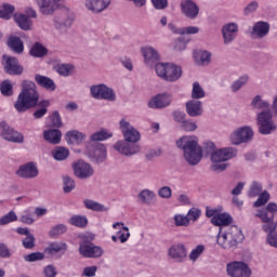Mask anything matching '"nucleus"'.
Listing matches in <instances>:
<instances>
[{"label":"nucleus","instance_id":"nucleus-1","mask_svg":"<svg viewBox=\"0 0 277 277\" xmlns=\"http://www.w3.org/2000/svg\"><path fill=\"white\" fill-rule=\"evenodd\" d=\"M40 101V93H38V90L36 89V83L25 80L22 83V91L19 92L17 100L14 104V108L18 114H25V111H29V109H34L35 107H38V105L41 107L34 113V118L36 120H40V118H44L47 116V107H49L50 102L47 100Z\"/></svg>","mask_w":277,"mask_h":277},{"label":"nucleus","instance_id":"nucleus-2","mask_svg":"<svg viewBox=\"0 0 277 277\" xmlns=\"http://www.w3.org/2000/svg\"><path fill=\"white\" fill-rule=\"evenodd\" d=\"M120 129L126 142L118 141L114 146L115 150H118L121 155H126V157H131L140 153V146L135 144V142H140V132L124 119L120 121Z\"/></svg>","mask_w":277,"mask_h":277},{"label":"nucleus","instance_id":"nucleus-3","mask_svg":"<svg viewBox=\"0 0 277 277\" xmlns=\"http://www.w3.org/2000/svg\"><path fill=\"white\" fill-rule=\"evenodd\" d=\"M177 148H182L184 158L189 166H198L202 160V147L198 145L196 136H183L176 142Z\"/></svg>","mask_w":277,"mask_h":277},{"label":"nucleus","instance_id":"nucleus-4","mask_svg":"<svg viewBox=\"0 0 277 277\" xmlns=\"http://www.w3.org/2000/svg\"><path fill=\"white\" fill-rule=\"evenodd\" d=\"M216 241L221 248H233V246H237V243L243 241V234L241 233V229L235 225L230 226L226 230L221 228Z\"/></svg>","mask_w":277,"mask_h":277},{"label":"nucleus","instance_id":"nucleus-5","mask_svg":"<svg viewBox=\"0 0 277 277\" xmlns=\"http://www.w3.org/2000/svg\"><path fill=\"white\" fill-rule=\"evenodd\" d=\"M236 156L237 150L233 147H225L213 151L211 155V161L214 164L211 167V170H213V172H224V170H226L227 168L225 161H228Z\"/></svg>","mask_w":277,"mask_h":277},{"label":"nucleus","instance_id":"nucleus-6","mask_svg":"<svg viewBox=\"0 0 277 277\" xmlns=\"http://www.w3.org/2000/svg\"><path fill=\"white\" fill-rule=\"evenodd\" d=\"M256 216L260 217L264 223L263 225L264 233H272V230H276L277 205L275 202H271L267 205L266 209L258 211Z\"/></svg>","mask_w":277,"mask_h":277},{"label":"nucleus","instance_id":"nucleus-7","mask_svg":"<svg viewBox=\"0 0 277 277\" xmlns=\"http://www.w3.org/2000/svg\"><path fill=\"white\" fill-rule=\"evenodd\" d=\"M156 75L164 81H179V79H181V75H183V70L174 64L158 63L156 64Z\"/></svg>","mask_w":277,"mask_h":277},{"label":"nucleus","instance_id":"nucleus-8","mask_svg":"<svg viewBox=\"0 0 277 277\" xmlns=\"http://www.w3.org/2000/svg\"><path fill=\"white\" fill-rule=\"evenodd\" d=\"M256 120L259 126V132L262 135H271V133H274V131H276L277 129V126L274 122L272 116V111L269 110L258 114Z\"/></svg>","mask_w":277,"mask_h":277},{"label":"nucleus","instance_id":"nucleus-9","mask_svg":"<svg viewBox=\"0 0 277 277\" xmlns=\"http://www.w3.org/2000/svg\"><path fill=\"white\" fill-rule=\"evenodd\" d=\"M227 275L230 277H250L252 271L245 262L234 261L226 265Z\"/></svg>","mask_w":277,"mask_h":277},{"label":"nucleus","instance_id":"nucleus-10","mask_svg":"<svg viewBox=\"0 0 277 277\" xmlns=\"http://www.w3.org/2000/svg\"><path fill=\"white\" fill-rule=\"evenodd\" d=\"M79 252L84 259H98L103 256V249L88 240L80 242Z\"/></svg>","mask_w":277,"mask_h":277},{"label":"nucleus","instance_id":"nucleus-11","mask_svg":"<svg viewBox=\"0 0 277 277\" xmlns=\"http://www.w3.org/2000/svg\"><path fill=\"white\" fill-rule=\"evenodd\" d=\"M0 135L6 142H13L15 144H23V134L14 131L5 121L0 122Z\"/></svg>","mask_w":277,"mask_h":277},{"label":"nucleus","instance_id":"nucleus-12","mask_svg":"<svg viewBox=\"0 0 277 277\" xmlns=\"http://www.w3.org/2000/svg\"><path fill=\"white\" fill-rule=\"evenodd\" d=\"M91 94L93 98L103 101H116V93L105 84L91 87Z\"/></svg>","mask_w":277,"mask_h":277},{"label":"nucleus","instance_id":"nucleus-13","mask_svg":"<svg viewBox=\"0 0 277 277\" xmlns=\"http://www.w3.org/2000/svg\"><path fill=\"white\" fill-rule=\"evenodd\" d=\"M252 137H254V132L251 130V128L242 127V128L238 129L237 131H235L230 135V142H232V144L237 146L239 144L250 142V140H252Z\"/></svg>","mask_w":277,"mask_h":277},{"label":"nucleus","instance_id":"nucleus-14","mask_svg":"<svg viewBox=\"0 0 277 277\" xmlns=\"http://www.w3.org/2000/svg\"><path fill=\"white\" fill-rule=\"evenodd\" d=\"M181 12L186 18L194 21L200 14V6L193 0H183L180 4Z\"/></svg>","mask_w":277,"mask_h":277},{"label":"nucleus","instance_id":"nucleus-15","mask_svg":"<svg viewBox=\"0 0 277 277\" xmlns=\"http://www.w3.org/2000/svg\"><path fill=\"white\" fill-rule=\"evenodd\" d=\"M168 256L175 263H184L187 259V248L183 243H174L168 250Z\"/></svg>","mask_w":277,"mask_h":277},{"label":"nucleus","instance_id":"nucleus-16","mask_svg":"<svg viewBox=\"0 0 277 277\" xmlns=\"http://www.w3.org/2000/svg\"><path fill=\"white\" fill-rule=\"evenodd\" d=\"M111 5V0H85L84 8L92 14H101Z\"/></svg>","mask_w":277,"mask_h":277},{"label":"nucleus","instance_id":"nucleus-17","mask_svg":"<svg viewBox=\"0 0 277 277\" xmlns=\"http://www.w3.org/2000/svg\"><path fill=\"white\" fill-rule=\"evenodd\" d=\"M2 60L6 75H23V66L18 64V58L3 55Z\"/></svg>","mask_w":277,"mask_h":277},{"label":"nucleus","instance_id":"nucleus-18","mask_svg":"<svg viewBox=\"0 0 277 277\" xmlns=\"http://www.w3.org/2000/svg\"><path fill=\"white\" fill-rule=\"evenodd\" d=\"M74 172L78 179H90V176L94 174V169L90 163L78 160V162L74 164Z\"/></svg>","mask_w":277,"mask_h":277},{"label":"nucleus","instance_id":"nucleus-19","mask_svg":"<svg viewBox=\"0 0 277 277\" xmlns=\"http://www.w3.org/2000/svg\"><path fill=\"white\" fill-rule=\"evenodd\" d=\"M60 1L62 0H37L39 12L44 16H51L60 8Z\"/></svg>","mask_w":277,"mask_h":277},{"label":"nucleus","instance_id":"nucleus-20","mask_svg":"<svg viewBox=\"0 0 277 277\" xmlns=\"http://www.w3.org/2000/svg\"><path fill=\"white\" fill-rule=\"evenodd\" d=\"M170 103H172V97H170L168 93H163L151 98L148 103V107L151 109H161L163 107H168Z\"/></svg>","mask_w":277,"mask_h":277},{"label":"nucleus","instance_id":"nucleus-21","mask_svg":"<svg viewBox=\"0 0 277 277\" xmlns=\"http://www.w3.org/2000/svg\"><path fill=\"white\" fill-rule=\"evenodd\" d=\"M16 174L22 179H36V176H38V168L34 162H27L19 167Z\"/></svg>","mask_w":277,"mask_h":277},{"label":"nucleus","instance_id":"nucleus-22","mask_svg":"<svg viewBox=\"0 0 277 277\" xmlns=\"http://www.w3.org/2000/svg\"><path fill=\"white\" fill-rule=\"evenodd\" d=\"M239 31V27L235 23L227 24L223 27L222 34L225 44H230L236 38Z\"/></svg>","mask_w":277,"mask_h":277},{"label":"nucleus","instance_id":"nucleus-23","mask_svg":"<svg viewBox=\"0 0 277 277\" xmlns=\"http://www.w3.org/2000/svg\"><path fill=\"white\" fill-rule=\"evenodd\" d=\"M66 250H68V245L66 242L54 241L44 249V252L45 254H51V256H53L55 254H66Z\"/></svg>","mask_w":277,"mask_h":277},{"label":"nucleus","instance_id":"nucleus-24","mask_svg":"<svg viewBox=\"0 0 277 277\" xmlns=\"http://www.w3.org/2000/svg\"><path fill=\"white\" fill-rule=\"evenodd\" d=\"M186 111L190 118L202 116V102L192 100L186 103Z\"/></svg>","mask_w":277,"mask_h":277},{"label":"nucleus","instance_id":"nucleus-25","mask_svg":"<svg viewBox=\"0 0 277 277\" xmlns=\"http://www.w3.org/2000/svg\"><path fill=\"white\" fill-rule=\"evenodd\" d=\"M251 34L252 36H254V38H265V36L269 34V23L256 22L253 25V29Z\"/></svg>","mask_w":277,"mask_h":277},{"label":"nucleus","instance_id":"nucleus-26","mask_svg":"<svg viewBox=\"0 0 277 277\" xmlns=\"http://www.w3.org/2000/svg\"><path fill=\"white\" fill-rule=\"evenodd\" d=\"M43 138L50 144H60L62 142V131L57 129L43 131Z\"/></svg>","mask_w":277,"mask_h":277},{"label":"nucleus","instance_id":"nucleus-27","mask_svg":"<svg viewBox=\"0 0 277 277\" xmlns=\"http://www.w3.org/2000/svg\"><path fill=\"white\" fill-rule=\"evenodd\" d=\"M211 222L214 226H230L233 224V216L228 213H219L211 219Z\"/></svg>","mask_w":277,"mask_h":277},{"label":"nucleus","instance_id":"nucleus-28","mask_svg":"<svg viewBox=\"0 0 277 277\" xmlns=\"http://www.w3.org/2000/svg\"><path fill=\"white\" fill-rule=\"evenodd\" d=\"M36 82L38 83V85H40L41 88H44L45 90H49L50 92H55V82L53 81V79L47 77V76H42V75H37L36 76Z\"/></svg>","mask_w":277,"mask_h":277},{"label":"nucleus","instance_id":"nucleus-29","mask_svg":"<svg viewBox=\"0 0 277 277\" xmlns=\"http://www.w3.org/2000/svg\"><path fill=\"white\" fill-rule=\"evenodd\" d=\"M171 31H173V34H180L181 36H192L194 34H198V31H200V28L196 27V26H187V27H183V28H177L176 26L170 24L169 25Z\"/></svg>","mask_w":277,"mask_h":277},{"label":"nucleus","instance_id":"nucleus-30","mask_svg":"<svg viewBox=\"0 0 277 277\" xmlns=\"http://www.w3.org/2000/svg\"><path fill=\"white\" fill-rule=\"evenodd\" d=\"M194 57L197 64H200L201 66H207L211 62V52L199 50L194 53Z\"/></svg>","mask_w":277,"mask_h":277},{"label":"nucleus","instance_id":"nucleus-31","mask_svg":"<svg viewBox=\"0 0 277 277\" xmlns=\"http://www.w3.org/2000/svg\"><path fill=\"white\" fill-rule=\"evenodd\" d=\"M67 144H81L83 140H85V135L83 133L72 130L67 132L66 134Z\"/></svg>","mask_w":277,"mask_h":277},{"label":"nucleus","instance_id":"nucleus-32","mask_svg":"<svg viewBox=\"0 0 277 277\" xmlns=\"http://www.w3.org/2000/svg\"><path fill=\"white\" fill-rule=\"evenodd\" d=\"M15 23H17L18 27L24 29V31L31 29V19L25 14H15Z\"/></svg>","mask_w":277,"mask_h":277},{"label":"nucleus","instance_id":"nucleus-33","mask_svg":"<svg viewBox=\"0 0 277 277\" xmlns=\"http://www.w3.org/2000/svg\"><path fill=\"white\" fill-rule=\"evenodd\" d=\"M142 53L146 64L149 62H159V53L153 48H143Z\"/></svg>","mask_w":277,"mask_h":277},{"label":"nucleus","instance_id":"nucleus-34","mask_svg":"<svg viewBox=\"0 0 277 277\" xmlns=\"http://www.w3.org/2000/svg\"><path fill=\"white\" fill-rule=\"evenodd\" d=\"M83 205L85 209H89L90 211H97L100 213L107 211V208L103 206V203L96 202L92 199H85Z\"/></svg>","mask_w":277,"mask_h":277},{"label":"nucleus","instance_id":"nucleus-35","mask_svg":"<svg viewBox=\"0 0 277 277\" xmlns=\"http://www.w3.org/2000/svg\"><path fill=\"white\" fill-rule=\"evenodd\" d=\"M94 159L97 163H103L107 159V148L103 144H98L94 149Z\"/></svg>","mask_w":277,"mask_h":277},{"label":"nucleus","instance_id":"nucleus-36","mask_svg":"<svg viewBox=\"0 0 277 277\" xmlns=\"http://www.w3.org/2000/svg\"><path fill=\"white\" fill-rule=\"evenodd\" d=\"M9 47L15 53H23V51H25V45L23 44V41L18 37H11L9 39Z\"/></svg>","mask_w":277,"mask_h":277},{"label":"nucleus","instance_id":"nucleus-37","mask_svg":"<svg viewBox=\"0 0 277 277\" xmlns=\"http://www.w3.org/2000/svg\"><path fill=\"white\" fill-rule=\"evenodd\" d=\"M68 223L77 228H85V226H88V217L83 215H72Z\"/></svg>","mask_w":277,"mask_h":277},{"label":"nucleus","instance_id":"nucleus-38","mask_svg":"<svg viewBox=\"0 0 277 277\" xmlns=\"http://www.w3.org/2000/svg\"><path fill=\"white\" fill-rule=\"evenodd\" d=\"M48 50L40 42H36L30 49V55L32 57H44L47 55Z\"/></svg>","mask_w":277,"mask_h":277},{"label":"nucleus","instance_id":"nucleus-39","mask_svg":"<svg viewBox=\"0 0 277 277\" xmlns=\"http://www.w3.org/2000/svg\"><path fill=\"white\" fill-rule=\"evenodd\" d=\"M113 135L114 134L111 132L102 130L91 135V142H105V140H109V137H113Z\"/></svg>","mask_w":277,"mask_h":277},{"label":"nucleus","instance_id":"nucleus-40","mask_svg":"<svg viewBox=\"0 0 277 277\" xmlns=\"http://www.w3.org/2000/svg\"><path fill=\"white\" fill-rule=\"evenodd\" d=\"M14 5L12 4H3L0 8V18H4V21H10L12 18V14H14Z\"/></svg>","mask_w":277,"mask_h":277},{"label":"nucleus","instance_id":"nucleus-41","mask_svg":"<svg viewBox=\"0 0 277 277\" xmlns=\"http://www.w3.org/2000/svg\"><path fill=\"white\" fill-rule=\"evenodd\" d=\"M138 200L145 205H150L155 200V193L149 189H144L138 194Z\"/></svg>","mask_w":277,"mask_h":277},{"label":"nucleus","instance_id":"nucleus-42","mask_svg":"<svg viewBox=\"0 0 277 277\" xmlns=\"http://www.w3.org/2000/svg\"><path fill=\"white\" fill-rule=\"evenodd\" d=\"M52 155L56 161H64L70 155V151L64 147H56Z\"/></svg>","mask_w":277,"mask_h":277},{"label":"nucleus","instance_id":"nucleus-43","mask_svg":"<svg viewBox=\"0 0 277 277\" xmlns=\"http://www.w3.org/2000/svg\"><path fill=\"white\" fill-rule=\"evenodd\" d=\"M206 247L205 245H198L195 249H193L188 255L189 261H193V263H196L198 259L202 255V252H205Z\"/></svg>","mask_w":277,"mask_h":277},{"label":"nucleus","instance_id":"nucleus-44","mask_svg":"<svg viewBox=\"0 0 277 277\" xmlns=\"http://www.w3.org/2000/svg\"><path fill=\"white\" fill-rule=\"evenodd\" d=\"M18 216L16 215V212L10 211L5 215L0 217V226H5L6 224H12V222H17Z\"/></svg>","mask_w":277,"mask_h":277},{"label":"nucleus","instance_id":"nucleus-45","mask_svg":"<svg viewBox=\"0 0 277 277\" xmlns=\"http://www.w3.org/2000/svg\"><path fill=\"white\" fill-rule=\"evenodd\" d=\"M0 92L2 96H12L14 94V89L12 87V83H10L9 80H4L0 84Z\"/></svg>","mask_w":277,"mask_h":277},{"label":"nucleus","instance_id":"nucleus-46","mask_svg":"<svg viewBox=\"0 0 277 277\" xmlns=\"http://www.w3.org/2000/svg\"><path fill=\"white\" fill-rule=\"evenodd\" d=\"M261 192H263V186L259 182H253L248 196L249 198H256V196H261Z\"/></svg>","mask_w":277,"mask_h":277},{"label":"nucleus","instance_id":"nucleus-47","mask_svg":"<svg viewBox=\"0 0 277 277\" xmlns=\"http://www.w3.org/2000/svg\"><path fill=\"white\" fill-rule=\"evenodd\" d=\"M66 230H68V227H66V225L58 224L51 228V230L49 232V235L50 237H60V235H64Z\"/></svg>","mask_w":277,"mask_h":277},{"label":"nucleus","instance_id":"nucleus-48","mask_svg":"<svg viewBox=\"0 0 277 277\" xmlns=\"http://www.w3.org/2000/svg\"><path fill=\"white\" fill-rule=\"evenodd\" d=\"M200 215H202V211L198 208H190L186 214V217H188V222H197V220H200Z\"/></svg>","mask_w":277,"mask_h":277},{"label":"nucleus","instance_id":"nucleus-49","mask_svg":"<svg viewBox=\"0 0 277 277\" xmlns=\"http://www.w3.org/2000/svg\"><path fill=\"white\" fill-rule=\"evenodd\" d=\"M251 105L254 107V109H267V107H269V103L261 100L260 95H256L252 100Z\"/></svg>","mask_w":277,"mask_h":277},{"label":"nucleus","instance_id":"nucleus-50","mask_svg":"<svg viewBox=\"0 0 277 277\" xmlns=\"http://www.w3.org/2000/svg\"><path fill=\"white\" fill-rule=\"evenodd\" d=\"M193 98H205V90L200 87V83L194 82L193 83V91H192Z\"/></svg>","mask_w":277,"mask_h":277},{"label":"nucleus","instance_id":"nucleus-51","mask_svg":"<svg viewBox=\"0 0 277 277\" xmlns=\"http://www.w3.org/2000/svg\"><path fill=\"white\" fill-rule=\"evenodd\" d=\"M63 189L65 194H70L72 189H75V180H72L70 176H64L63 177Z\"/></svg>","mask_w":277,"mask_h":277},{"label":"nucleus","instance_id":"nucleus-52","mask_svg":"<svg viewBox=\"0 0 277 277\" xmlns=\"http://www.w3.org/2000/svg\"><path fill=\"white\" fill-rule=\"evenodd\" d=\"M23 247L26 250H34L36 248V237L32 234L26 236L23 240Z\"/></svg>","mask_w":277,"mask_h":277},{"label":"nucleus","instance_id":"nucleus-53","mask_svg":"<svg viewBox=\"0 0 277 277\" xmlns=\"http://www.w3.org/2000/svg\"><path fill=\"white\" fill-rule=\"evenodd\" d=\"M24 260L28 263H35V261L44 260V253L42 252H32L24 256Z\"/></svg>","mask_w":277,"mask_h":277},{"label":"nucleus","instance_id":"nucleus-54","mask_svg":"<svg viewBox=\"0 0 277 277\" xmlns=\"http://www.w3.org/2000/svg\"><path fill=\"white\" fill-rule=\"evenodd\" d=\"M174 224L175 226H189V219L187 217V215L175 214Z\"/></svg>","mask_w":277,"mask_h":277},{"label":"nucleus","instance_id":"nucleus-55","mask_svg":"<svg viewBox=\"0 0 277 277\" xmlns=\"http://www.w3.org/2000/svg\"><path fill=\"white\" fill-rule=\"evenodd\" d=\"M246 83H248V76L240 77L238 80H236L232 84L233 92H237L238 90H241V88H243V85H246Z\"/></svg>","mask_w":277,"mask_h":277},{"label":"nucleus","instance_id":"nucleus-56","mask_svg":"<svg viewBox=\"0 0 277 277\" xmlns=\"http://www.w3.org/2000/svg\"><path fill=\"white\" fill-rule=\"evenodd\" d=\"M268 201H269V193L264 192L259 195V198L253 203V207H263V205H267Z\"/></svg>","mask_w":277,"mask_h":277},{"label":"nucleus","instance_id":"nucleus-57","mask_svg":"<svg viewBox=\"0 0 277 277\" xmlns=\"http://www.w3.org/2000/svg\"><path fill=\"white\" fill-rule=\"evenodd\" d=\"M58 75L63 77H68L72 72V65L70 64H63L57 67Z\"/></svg>","mask_w":277,"mask_h":277},{"label":"nucleus","instance_id":"nucleus-58","mask_svg":"<svg viewBox=\"0 0 277 277\" xmlns=\"http://www.w3.org/2000/svg\"><path fill=\"white\" fill-rule=\"evenodd\" d=\"M19 222H22L23 224L31 225L36 222V220L31 215V212H29V210H26L24 214L21 215Z\"/></svg>","mask_w":277,"mask_h":277},{"label":"nucleus","instance_id":"nucleus-59","mask_svg":"<svg viewBox=\"0 0 277 277\" xmlns=\"http://www.w3.org/2000/svg\"><path fill=\"white\" fill-rule=\"evenodd\" d=\"M266 233H268L267 243L273 248H277V233L275 230L266 232Z\"/></svg>","mask_w":277,"mask_h":277},{"label":"nucleus","instance_id":"nucleus-60","mask_svg":"<svg viewBox=\"0 0 277 277\" xmlns=\"http://www.w3.org/2000/svg\"><path fill=\"white\" fill-rule=\"evenodd\" d=\"M155 10H166L168 8V0H151Z\"/></svg>","mask_w":277,"mask_h":277},{"label":"nucleus","instance_id":"nucleus-61","mask_svg":"<svg viewBox=\"0 0 277 277\" xmlns=\"http://www.w3.org/2000/svg\"><path fill=\"white\" fill-rule=\"evenodd\" d=\"M52 126L60 128L62 127V117L60 116L58 111H54L51 116Z\"/></svg>","mask_w":277,"mask_h":277},{"label":"nucleus","instance_id":"nucleus-62","mask_svg":"<svg viewBox=\"0 0 277 277\" xmlns=\"http://www.w3.org/2000/svg\"><path fill=\"white\" fill-rule=\"evenodd\" d=\"M158 195L160 198H171L172 197V188L168 186H163L159 189Z\"/></svg>","mask_w":277,"mask_h":277},{"label":"nucleus","instance_id":"nucleus-63","mask_svg":"<svg viewBox=\"0 0 277 277\" xmlns=\"http://www.w3.org/2000/svg\"><path fill=\"white\" fill-rule=\"evenodd\" d=\"M182 129H184V131H196V129H198V126H196V122L185 120L182 123Z\"/></svg>","mask_w":277,"mask_h":277},{"label":"nucleus","instance_id":"nucleus-64","mask_svg":"<svg viewBox=\"0 0 277 277\" xmlns=\"http://www.w3.org/2000/svg\"><path fill=\"white\" fill-rule=\"evenodd\" d=\"M43 272H44L45 277H55V276H57V271L55 269V266H53V265H48L44 268Z\"/></svg>","mask_w":277,"mask_h":277}]
</instances>
